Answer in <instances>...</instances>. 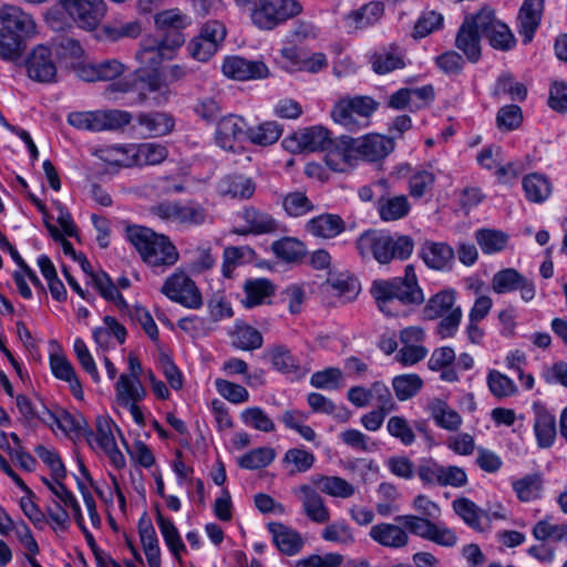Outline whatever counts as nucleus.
<instances>
[{
    "instance_id": "f257e3e1",
    "label": "nucleus",
    "mask_w": 567,
    "mask_h": 567,
    "mask_svg": "<svg viewBox=\"0 0 567 567\" xmlns=\"http://www.w3.org/2000/svg\"><path fill=\"white\" fill-rule=\"evenodd\" d=\"M154 23L158 31L163 32L159 40H154L144 47L147 54L151 72L144 78V101H153L155 105L166 102L169 89L166 76L161 68L164 60H171L177 48L185 42L182 30L187 28L190 18L177 8L163 10L154 16Z\"/></svg>"
},
{
    "instance_id": "f03ea898",
    "label": "nucleus",
    "mask_w": 567,
    "mask_h": 567,
    "mask_svg": "<svg viewBox=\"0 0 567 567\" xmlns=\"http://www.w3.org/2000/svg\"><path fill=\"white\" fill-rule=\"evenodd\" d=\"M370 293L379 310L389 317L404 313V306H419L424 302V293L417 284L413 265H408L403 277L372 282Z\"/></svg>"
},
{
    "instance_id": "7ed1b4c3",
    "label": "nucleus",
    "mask_w": 567,
    "mask_h": 567,
    "mask_svg": "<svg viewBox=\"0 0 567 567\" xmlns=\"http://www.w3.org/2000/svg\"><path fill=\"white\" fill-rule=\"evenodd\" d=\"M355 247L362 259H374L381 265H388L393 259H408L413 252L414 241L408 235L392 237L371 229L358 237Z\"/></svg>"
},
{
    "instance_id": "20e7f679",
    "label": "nucleus",
    "mask_w": 567,
    "mask_h": 567,
    "mask_svg": "<svg viewBox=\"0 0 567 567\" xmlns=\"http://www.w3.org/2000/svg\"><path fill=\"white\" fill-rule=\"evenodd\" d=\"M142 365L136 353L128 355V371L120 375L115 383V405L127 412L137 424H142Z\"/></svg>"
},
{
    "instance_id": "39448f33",
    "label": "nucleus",
    "mask_w": 567,
    "mask_h": 567,
    "mask_svg": "<svg viewBox=\"0 0 567 567\" xmlns=\"http://www.w3.org/2000/svg\"><path fill=\"white\" fill-rule=\"evenodd\" d=\"M379 103L368 95L343 96L331 110L332 120L346 130L354 132L369 126Z\"/></svg>"
},
{
    "instance_id": "423d86ee",
    "label": "nucleus",
    "mask_w": 567,
    "mask_h": 567,
    "mask_svg": "<svg viewBox=\"0 0 567 567\" xmlns=\"http://www.w3.org/2000/svg\"><path fill=\"white\" fill-rule=\"evenodd\" d=\"M301 11L302 7L297 0H256L250 19L259 30L270 31Z\"/></svg>"
},
{
    "instance_id": "0eeeda50",
    "label": "nucleus",
    "mask_w": 567,
    "mask_h": 567,
    "mask_svg": "<svg viewBox=\"0 0 567 567\" xmlns=\"http://www.w3.org/2000/svg\"><path fill=\"white\" fill-rule=\"evenodd\" d=\"M131 114L121 110H96L72 112L68 115V123L78 128L90 132L115 131L131 122Z\"/></svg>"
},
{
    "instance_id": "6e6552de",
    "label": "nucleus",
    "mask_w": 567,
    "mask_h": 567,
    "mask_svg": "<svg viewBox=\"0 0 567 567\" xmlns=\"http://www.w3.org/2000/svg\"><path fill=\"white\" fill-rule=\"evenodd\" d=\"M161 292L173 302L187 309L197 310L204 305L198 286L184 270H176L171 274L165 279Z\"/></svg>"
},
{
    "instance_id": "1a4fd4ad",
    "label": "nucleus",
    "mask_w": 567,
    "mask_h": 567,
    "mask_svg": "<svg viewBox=\"0 0 567 567\" xmlns=\"http://www.w3.org/2000/svg\"><path fill=\"white\" fill-rule=\"evenodd\" d=\"M61 10L82 30L93 31L107 13L104 0H56Z\"/></svg>"
},
{
    "instance_id": "9d476101",
    "label": "nucleus",
    "mask_w": 567,
    "mask_h": 567,
    "mask_svg": "<svg viewBox=\"0 0 567 567\" xmlns=\"http://www.w3.org/2000/svg\"><path fill=\"white\" fill-rule=\"evenodd\" d=\"M478 28L489 45L498 51H509L516 45V38L509 27L501 21L491 7L478 10Z\"/></svg>"
},
{
    "instance_id": "9b49d317",
    "label": "nucleus",
    "mask_w": 567,
    "mask_h": 567,
    "mask_svg": "<svg viewBox=\"0 0 567 567\" xmlns=\"http://www.w3.org/2000/svg\"><path fill=\"white\" fill-rule=\"evenodd\" d=\"M115 424L106 416H99L95 423V432L87 430L84 431V436L87 443L94 451L103 452L110 462L120 468L124 466L125 460L123 454L117 449L113 429Z\"/></svg>"
},
{
    "instance_id": "f8f14e48",
    "label": "nucleus",
    "mask_w": 567,
    "mask_h": 567,
    "mask_svg": "<svg viewBox=\"0 0 567 567\" xmlns=\"http://www.w3.org/2000/svg\"><path fill=\"white\" fill-rule=\"evenodd\" d=\"M27 76L33 82L52 84L58 82V66L52 50L44 45H35L24 59Z\"/></svg>"
},
{
    "instance_id": "ddd939ff",
    "label": "nucleus",
    "mask_w": 567,
    "mask_h": 567,
    "mask_svg": "<svg viewBox=\"0 0 567 567\" xmlns=\"http://www.w3.org/2000/svg\"><path fill=\"white\" fill-rule=\"evenodd\" d=\"M178 258L179 254L167 236L144 227V262L152 267H171Z\"/></svg>"
},
{
    "instance_id": "4468645a",
    "label": "nucleus",
    "mask_w": 567,
    "mask_h": 567,
    "mask_svg": "<svg viewBox=\"0 0 567 567\" xmlns=\"http://www.w3.org/2000/svg\"><path fill=\"white\" fill-rule=\"evenodd\" d=\"M0 27L27 42L37 34V22L33 16L16 4L0 7Z\"/></svg>"
},
{
    "instance_id": "2eb2a0df",
    "label": "nucleus",
    "mask_w": 567,
    "mask_h": 567,
    "mask_svg": "<svg viewBox=\"0 0 567 567\" xmlns=\"http://www.w3.org/2000/svg\"><path fill=\"white\" fill-rule=\"evenodd\" d=\"M331 145L329 131L320 125L298 130L284 140L285 148L291 153L324 151Z\"/></svg>"
},
{
    "instance_id": "dca6fc26",
    "label": "nucleus",
    "mask_w": 567,
    "mask_h": 567,
    "mask_svg": "<svg viewBox=\"0 0 567 567\" xmlns=\"http://www.w3.org/2000/svg\"><path fill=\"white\" fill-rule=\"evenodd\" d=\"M246 138L248 140V126L244 117L229 114L218 121L215 140L223 150L236 152Z\"/></svg>"
},
{
    "instance_id": "f3484780",
    "label": "nucleus",
    "mask_w": 567,
    "mask_h": 567,
    "mask_svg": "<svg viewBox=\"0 0 567 567\" xmlns=\"http://www.w3.org/2000/svg\"><path fill=\"white\" fill-rule=\"evenodd\" d=\"M240 218L244 225L235 227L230 230L231 234L239 236L248 235H267L274 234L279 230V221L267 212H264L254 206L245 207L240 213Z\"/></svg>"
},
{
    "instance_id": "a211bd4d",
    "label": "nucleus",
    "mask_w": 567,
    "mask_h": 567,
    "mask_svg": "<svg viewBox=\"0 0 567 567\" xmlns=\"http://www.w3.org/2000/svg\"><path fill=\"white\" fill-rule=\"evenodd\" d=\"M478 11L475 14L466 16L456 32L455 47L472 63L477 62L482 55Z\"/></svg>"
},
{
    "instance_id": "6ab92c4d",
    "label": "nucleus",
    "mask_w": 567,
    "mask_h": 567,
    "mask_svg": "<svg viewBox=\"0 0 567 567\" xmlns=\"http://www.w3.org/2000/svg\"><path fill=\"white\" fill-rule=\"evenodd\" d=\"M352 151L369 162L386 157L394 150V141L381 134H365L357 140L351 138Z\"/></svg>"
},
{
    "instance_id": "aec40b11",
    "label": "nucleus",
    "mask_w": 567,
    "mask_h": 567,
    "mask_svg": "<svg viewBox=\"0 0 567 567\" xmlns=\"http://www.w3.org/2000/svg\"><path fill=\"white\" fill-rule=\"evenodd\" d=\"M75 260L80 264L82 270L89 275L93 286L104 299L114 302L120 309L127 308L126 301L106 272L102 270L94 272L90 261L83 254H79Z\"/></svg>"
},
{
    "instance_id": "412c9836",
    "label": "nucleus",
    "mask_w": 567,
    "mask_h": 567,
    "mask_svg": "<svg viewBox=\"0 0 567 567\" xmlns=\"http://www.w3.org/2000/svg\"><path fill=\"white\" fill-rule=\"evenodd\" d=\"M370 64L374 73L384 75L406 66L405 51L395 43L380 48L370 55Z\"/></svg>"
},
{
    "instance_id": "4be33fe9",
    "label": "nucleus",
    "mask_w": 567,
    "mask_h": 567,
    "mask_svg": "<svg viewBox=\"0 0 567 567\" xmlns=\"http://www.w3.org/2000/svg\"><path fill=\"white\" fill-rule=\"evenodd\" d=\"M302 504L306 516L313 523L326 524L330 520V511L321 495L310 485L303 484L293 491Z\"/></svg>"
},
{
    "instance_id": "5701e85b",
    "label": "nucleus",
    "mask_w": 567,
    "mask_h": 567,
    "mask_svg": "<svg viewBox=\"0 0 567 567\" xmlns=\"http://www.w3.org/2000/svg\"><path fill=\"white\" fill-rule=\"evenodd\" d=\"M223 73L230 79L245 81L260 79L268 74V68L259 61H248L240 56H229L223 63Z\"/></svg>"
},
{
    "instance_id": "b1692460",
    "label": "nucleus",
    "mask_w": 567,
    "mask_h": 567,
    "mask_svg": "<svg viewBox=\"0 0 567 567\" xmlns=\"http://www.w3.org/2000/svg\"><path fill=\"white\" fill-rule=\"evenodd\" d=\"M370 538L377 544L392 549L403 548L409 544L410 537L403 525L395 522L379 523L373 525L369 532Z\"/></svg>"
},
{
    "instance_id": "393cba45",
    "label": "nucleus",
    "mask_w": 567,
    "mask_h": 567,
    "mask_svg": "<svg viewBox=\"0 0 567 567\" xmlns=\"http://www.w3.org/2000/svg\"><path fill=\"white\" fill-rule=\"evenodd\" d=\"M544 9V0H524L518 12V32L523 43H529L539 27Z\"/></svg>"
},
{
    "instance_id": "a878e982",
    "label": "nucleus",
    "mask_w": 567,
    "mask_h": 567,
    "mask_svg": "<svg viewBox=\"0 0 567 567\" xmlns=\"http://www.w3.org/2000/svg\"><path fill=\"white\" fill-rule=\"evenodd\" d=\"M426 410L435 425L445 431L457 432L463 424L461 414L442 399H432Z\"/></svg>"
},
{
    "instance_id": "bb28decb",
    "label": "nucleus",
    "mask_w": 567,
    "mask_h": 567,
    "mask_svg": "<svg viewBox=\"0 0 567 567\" xmlns=\"http://www.w3.org/2000/svg\"><path fill=\"white\" fill-rule=\"evenodd\" d=\"M384 13V4L380 1H372L359 9L350 11L344 17L346 27L350 30H361L373 25L381 20Z\"/></svg>"
},
{
    "instance_id": "cd10ccee",
    "label": "nucleus",
    "mask_w": 567,
    "mask_h": 567,
    "mask_svg": "<svg viewBox=\"0 0 567 567\" xmlns=\"http://www.w3.org/2000/svg\"><path fill=\"white\" fill-rule=\"evenodd\" d=\"M420 255L425 265L434 270L450 268L454 259V250L444 243L425 241Z\"/></svg>"
},
{
    "instance_id": "c85d7f7f",
    "label": "nucleus",
    "mask_w": 567,
    "mask_h": 567,
    "mask_svg": "<svg viewBox=\"0 0 567 567\" xmlns=\"http://www.w3.org/2000/svg\"><path fill=\"white\" fill-rule=\"evenodd\" d=\"M346 229V224L339 215L321 214L311 218L306 224V230L315 237L330 239L340 235Z\"/></svg>"
},
{
    "instance_id": "c756f323",
    "label": "nucleus",
    "mask_w": 567,
    "mask_h": 567,
    "mask_svg": "<svg viewBox=\"0 0 567 567\" xmlns=\"http://www.w3.org/2000/svg\"><path fill=\"white\" fill-rule=\"evenodd\" d=\"M395 174L399 177L409 176L410 195L414 198H421L432 187L435 176L427 169H416L412 172L409 164H402L396 167Z\"/></svg>"
},
{
    "instance_id": "7c9ffc66",
    "label": "nucleus",
    "mask_w": 567,
    "mask_h": 567,
    "mask_svg": "<svg viewBox=\"0 0 567 567\" xmlns=\"http://www.w3.org/2000/svg\"><path fill=\"white\" fill-rule=\"evenodd\" d=\"M516 497L524 503H529L542 497L544 491V476L539 472L526 474L512 482Z\"/></svg>"
},
{
    "instance_id": "2f4dec72",
    "label": "nucleus",
    "mask_w": 567,
    "mask_h": 567,
    "mask_svg": "<svg viewBox=\"0 0 567 567\" xmlns=\"http://www.w3.org/2000/svg\"><path fill=\"white\" fill-rule=\"evenodd\" d=\"M326 151L324 163L332 172L343 173L352 167L351 138L341 140L337 144L332 142V145Z\"/></svg>"
},
{
    "instance_id": "473e14b6",
    "label": "nucleus",
    "mask_w": 567,
    "mask_h": 567,
    "mask_svg": "<svg viewBox=\"0 0 567 567\" xmlns=\"http://www.w3.org/2000/svg\"><path fill=\"white\" fill-rule=\"evenodd\" d=\"M456 295L453 289L441 290L433 295L422 309L423 318L426 320H435L444 315L457 309L455 306Z\"/></svg>"
},
{
    "instance_id": "72a5a7b5",
    "label": "nucleus",
    "mask_w": 567,
    "mask_h": 567,
    "mask_svg": "<svg viewBox=\"0 0 567 567\" xmlns=\"http://www.w3.org/2000/svg\"><path fill=\"white\" fill-rule=\"evenodd\" d=\"M269 530L276 546L282 554L292 556L301 550L303 540L299 533L278 523L269 524Z\"/></svg>"
},
{
    "instance_id": "f704fd0d",
    "label": "nucleus",
    "mask_w": 567,
    "mask_h": 567,
    "mask_svg": "<svg viewBox=\"0 0 567 567\" xmlns=\"http://www.w3.org/2000/svg\"><path fill=\"white\" fill-rule=\"evenodd\" d=\"M311 482L321 493L332 497L349 498L355 494V487L339 476L316 475Z\"/></svg>"
},
{
    "instance_id": "c9c22d12",
    "label": "nucleus",
    "mask_w": 567,
    "mask_h": 567,
    "mask_svg": "<svg viewBox=\"0 0 567 567\" xmlns=\"http://www.w3.org/2000/svg\"><path fill=\"white\" fill-rule=\"evenodd\" d=\"M256 185L251 178L241 175L226 176L218 184V192L231 198L249 199L252 197Z\"/></svg>"
},
{
    "instance_id": "e433bc0d",
    "label": "nucleus",
    "mask_w": 567,
    "mask_h": 567,
    "mask_svg": "<svg viewBox=\"0 0 567 567\" xmlns=\"http://www.w3.org/2000/svg\"><path fill=\"white\" fill-rule=\"evenodd\" d=\"M245 298L243 305L246 308H254L266 302L275 292V287L270 280L265 278L248 279L244 284Z\"/></svg>"
},
{
    "instance_id": "4c0bfd02",
    "label": "nucleus",
    "mask_w": 567,
    "mask_h": 567,
    "mask_svg": "<svg viewBox=\"0 0 567 567\" xmlns=\"http://www.w3.org/2000/svg\"><path fill=\"white\" fill-rule=\"evenodd\" d=\"M284 468L289 476L306 473L312 468L316 457L312 452L301 447H291L282 457Z\"/></svg>"
},
{
    "instance_id": "58836bf2",
    "label": "nucleus",
    "mask_w": 567,
    "mask_h": 567,
    "mask_svg": "<svg viewBox=\"0 0 567 567\" xmlns=\"http://www.w3.org/2000/svg\"><path fill=\"white\" fill-rule=\"evenodd\" d=\"M50 367L55 378L70 384V389L75 398H82V385L76 377L73 365L64 355L51 354Z\"/></svg>"
},
{
    "instance_id": "ea45409f",
    "label": "nucleus",
    "mask_w": 567,
    "mask_h": 567,
    "mask_svg": "<svg viewBox=\"0 0 567 567\" xmlns=\"http://www.w3.org/2000/svg\"><path fill=\"white\" fill-rule=\"evenodd\" d=\"M534 432L537 439V444L540 449L551 446L556 437L555 416L545 409H537Z\"/></svg>"
},
{
    "instance_id": "a19ab883",
    "label": "nucleus",
    "mask_w": 567,
    "mask_h": 567,
    "mask_svg": "<svg viewBox=\"0 0 567 567\" xmlns=\"http://www.w3.org/2000/svg\"><path fill=\"white\" fill-rule=\"evenodd\" d=\"M231 344L240 350H255L262 346L261 333L243 322H237L235 329L230 334Z\"/></svg>"
},
{
    "instance_id": "79ce46f5",
    "label": "nucleus",
    "mask_w": 567,
    "mask_h": 567,
    "mask_svg": "<svg viewBox=\"0 0 567 567\" xmlns=\"http://www.w3.org/2000/svg\"><path fill=\"white\" fill-rule=\"evenodd\" d=\"M212 250L208 244H203L185 251V255L188 257L187 267L193 275L203 274L215 266L216 258Z\"/></svg>"
},
{
    "instance_id": "37998d69",
    "label": "nucleus",
    "mask_w": 567,
    "mask_h": 567,
    "mask_svg": "<svg viewBox=\"0 0 567 567\" xmlns=\"http://www.w3.org/2000/svg\"><path fill=\"white\" fill-rule=\"evenodd\" d=\"M444 25V17L441 12L425 9L416 19L413 30L412 38L415 40L423 39L431 33L439 31Z\"/></svg>"
},
{
    "instance_id": "c03bdc74",
    "label": "nucleus",
    "mask_w": 567,
    "mask_h": 567,
    "mask_svg": "<svg viewBox=\"0 0 567 567\" xmlns=\"http://www.w3.org/2000/svg\"><path fill=\"white\" fill-rule=\"evenodd\" d=\"M475 240L487 255L502 251L508 241V235L498 229L482 228L475 233Z\"/></svg>"
},
{
    "instance_id": "a18cd8bd",
    "label": "nucleus",
    "mask_w": 567,
    "mask_h": 567,
    "mask_svg": "<svg viewBox=\"0 0 567 567\" xmlns=\"http://www.w3.org/2000/svg\"><path fill=\"white\" fill-rule=\"evenodd\" d=\"M256 252L250 246H229L223 252V274L229 278L233 270L244 262L255 259Z\"/></svg>"
},
{
    "instance_id": "49530a36",
    "label": "nucleus",
    "mask_w": 567,
    "mask_h": 567,
    "mask_svg": "<svg viewBox=\"0 0 567 567\" xmlns=\"http://www.w3.org/2000/svg\"><path fill=\"white\" fill-rule=\"evenodd\" d=\"M27 42L19 39L0 27V59L6 62L18 63L27 50Z\"/></svg>"
},
{
    "instance_id": "de8ad7c7",
    "label": "nucleus",
    "mask_w": 567,
    "mask_h": 567,
    "mask_svg": "<svg viewBox=\"0 0 567 567\" xmlns=\"http://www.w3.org/2000/svg\"><path fill=\"white\" fill-rule=\"evenodd\" d=\"M282 135V127L276 122H264L248 127V141L255 145L268 146L276 143Z\"/></svg>"
},
{
    "instance_id": "09e8293b",
    "label": "nucleus",
    "mask_w": 567,
    "mask_h": 567,
    "mask_svg": "<svg viewBox=\"0 0 567 567\" xmlns=\"http://www.w3.org/2000/svg\"><path fill=\"white\" fill-rule=\"evenodd\" d=\"M410 212L408 197L404 195L382 198L379 202V215L384 221H393L405 217Z\"/></svg>"
},
{
    "instance_id": "8fccbe9b",
    "label": "nucleus",
    "mask_w": 567,
    "mask_h": 567,
    "mask_svg": "<svg viewBox=\"0 0 567 567\" xmlns=\"http://www.w3.org/2000/svg\"><path fill=\"white\" fill-rule=\"evenodd\" d=\"M523 188L528 200L542 203L546 200L550 193L551 186L548 179L540 174L533 173L524 177Z\"/></svg>"
},
{
    "instance_id": "3c124183",
    "label": "nucleus",
    "mask_w": 567,
    "mask_h": 567,
    "mask_svg": "<svg viewBox=\"0 0 567 567\" xmlns=\"http://www.w3.org/2000/svg\"><path fill=\"white\" fill-rule=\"evenodd\" d=\"M271 250L279 259L288 262H297L306 255L303 243L292 237H285L274 241Z\"/></svg>"
},
{
    "instance_id": "603ef678",
    "label": "nucleus",
    "mask_w": 567,
    "mask_h": 567,
    "mask_svg": "<svg viewBox=\"0 0 567 567\" xmlns=\"http://www.w3.org/2000/svg\"><path fill=\"white\" fill-rule=\"evenodd\" d=\"M452 507L462 520L475 530H482L481 519L484 512L471 499L458 497L453 501Z\"/></svg>"
},
{
    "instance_id": "864d4df0",
    "label": "nucleus",
    "mask_w": 567,
    "mask_h": 567,
    "mask_svg": "<svg viewBox=\"0 0 567 567\" xmlns=\"http://www.w3.org/2000/svg\"><path fill=\"white\" fill-rule=\"evenodd\" d=\"M174 128V120L163 112L144 114V135L150 137L165 136Z\"/></svg>"
},
{
    "instance_id": "5fc2aeb1",
    "label": "nucleus",
    "mask_w": 567,
    "mask_h": 567,
    "mask_svg": "<svg viewBox=\"0 0 567 567\" xmlns=\"http://www.w3.org/2000/svg\"><path fill=\"white\" fill-rule=\"evenodd\" d=\"M267 355L272 367L282 373H293L299 370V361L291 351L282 344L271 347Z\"/></svg>"
},
{
    "instance_id": "6e6d98bb",
    "label": "nucleus",
    "mask_w": 567,
    "mask_h": 567,
    "mask_svg": "<svg viewBox=\"0 0 567 567\" xmlns=\"http://www.w3.org/2000/svg\"><path fill=\"white\" fill-rule=\"evenodd\" d=\"M422 386V379L414 373L396 375L392 380V388L399 401H406L413 398Z\"/></svg>"
},
{
    "instance_id": "4d7b16f0",
    "label": "nucleus",
    "mask_w": 567,
    "mask_h": 567,
    "mask_svg": "<svg viewBox=\"0 0 567 567\" xmlns=\"http://www.w3.org/2000/svg\"><path fill=\"white\" fill-rule=\"evenodd\" d=\"M276 452L272 447L254 449L238 458V465L245 470H259L274 462Z\"/></svg>"
},
{
    "instance_id": "13d9d810",
    "label": "nucleus",
    "mask_w": 567,
    "mask_h": 567,
    "mask_svg": "<svg viewBox=\"0 0 567 567\" xmlns=\"http://www.w3.org/2000/svg\"><path fill=\"white\" fill-rule=\"evenodd\" d=\"M532 533L540 542L567 540V524H553L549 518H544L534 525Z\"/></svg>"
},
{
    "instance_id": "bf43d9fd",
    "label": "nucleus",
    "mask_w": 567,
    "mask_h": 567,
    "mask_svg": "<svg viewBox=\"0 0 567 567\" xmlns=\"http://www.w3.org/2000/svg\"><path fill=\"white\" fill-rule=\"evenodd\" d=\"M282 207L290 217H301L315 209L313 203L303 192H291L284 196Z\"/></svg>"
},
{
    "instance_id": "052dcab7",
    "label": "nucleus",
    "mask_w": 567,
    "mask_h": 567,
    "mask_svg": "<svg viewBox=\"0 0 567 567\" xmlns=\"http://www.w3.org/2000/svg\"><path fill=\"white\" fill-rule=\"evenodd\" d=\"M523 277L524 275L514 268L502 269L493 276L491 288L497 295L515 291Z\"/></svg>"
},
{
    "instance_id": "680f3d73",
    "label": "nucleus",
    "mask_w": 567,
    "mask_h": 567,
    "mask_svg": "<svg viewBox=\"0 0 567 567\" xmlns=\"http://www.w3.org/2000/svg\"><path fill=\"white\" fill-rule=\"evenodd\" d=\"M321 536L327 542L342 546H349L355 542L352 528L346 522L341 520L327 525L323 528Z\"/></svg>"
},
{
    "instance_id": "e2e57ef3",
    "label": "nucleus",
    "mask_w": 567,
    "mask_h": 567,
    "mask_svg": "<svg viewBox=\"0 0 567 567\" xmlns=\"http://www.w3.org/2000/svg\"><path fill=\"white\" fill-rule=\"evenodd\" d=\"M240 417L246 425L251 426L257 431L266 433L275 431V423L259 406L245 409L241 412Z\"/></svg>"
},
{
    "instance_id": "0e129e2a",
    "label": "nucleus",
    "mask_w": 567,
    "mask_h": 567,
    "mask_svg": "<svg viewBox=\"0 0 567 567\" xmlns=\"http://www.w3.org/2000/svg\"><path fill=\"white\" fill-rule=\"evenodd\" d=\"M494 94L508 95L512 100L524 101L527 89L523 83L516 82L511 74H503L496 81Z\"/></svg>"
},
{
    "instance_id": "69168bd1",
    "label": "nucleus",
    "mask_w": 567,
    "mask_h": 567,
    "mask_svg": "<svg viewBox=\"0 0 567 567\" xmlns=\"http://www.w3.org/2000/svg\"><path fill=\"white\" fill-rule=\"evenodd\" d=\"M142 82V75L140 71L136 70L124 75L121 79L114 80L105 87V94L112 97H117L118 95L132 93L137 90L140 83Z\"/></svg>"
},
{
    "instance_id": "338daca9",
    "label": "nucleus",
    "mask_w": 567,
    "mask_h": 567,
    "mask_svg": "<svg viewBox=\"0 0 567 567\" xmlns=\"http://www.w3.org/2000/svg\"><path fill=\"white\" fill-rule=\"evenodd\" d=\"M156 360L169 385L176 390L181 389L183 385L182 373L162 346L157 347Z\"/></svg>"
},
{
    "instance_id": "774afa93",
    "label": "nucleus",
    "mask_w": 567,
    "mask_h": 567,
    "mask_svg": "<svg viewBox=\"0 0 567 567\" xmlns=\"http://www.w3.org/2000/svg\"><path fill=\"white\" fill-rule=\"evenodd\" d=\"M206 219V210L196 203L177 204L176 223L187 226L200 225Z\"/></svg>"
}]
</instances>
